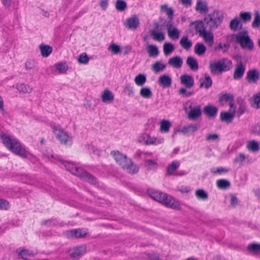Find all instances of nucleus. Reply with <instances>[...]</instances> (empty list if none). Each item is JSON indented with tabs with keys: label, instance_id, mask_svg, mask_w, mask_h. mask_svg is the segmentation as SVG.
Returning a JSON list of instances; mask_svg holds the SVG:
<instances>
[{
	"label": "nucleus",
	"instance_id": "nucleus-43",
	"mask_svg": "<svg viewBox=\"0 0 260 260\" xmlns=\"http://www.w3.org/2000/svg\"><path fill=\"white\" fill-rule=\"evenodd\" d=\"M70 232L72 237L78 238L84 237L86 235V233L81 229L72 230Z\"/></svg>",
	"mask_w": 260,
	"mask_h": 260
},
{
	"label": "nucleus",
	"instance_id": "nucleus-56",
	"mask_svg": "<svg viewBox=\"0 0 260 260\" xmlns=\"http://www.w3.org/2000/svg\"><path fill=\"white\" fill-rule=\"evenodd\" d=\"M89 58L86 53L81 54L78 59V61L80 63L86 64L89 61Z\"/></svg>",
	"mask_w": 260,
	"mask_h": 260
},
{
	"label": "nucleus",
	"instance_id": "nucleus-51",
	"mask_svg": "<svg viewBox=\"0 0 260 260\" xmlns=\"http://www.w3.org/2000/svg\"><path fill=\"white\" fill-rule=\"evenodd\" d=\"M145 164L148 170H155L157 169L158 164L152 159H147L145 160Z\"/></svg>",
	"mask_w": 260,
	"mask_h": 260
},
{
	"label": "nucleus",
	"instance_id": "nucleus-26",
	"mask_svg": "<svg viewBox=\"0 0 260 260\" xmlns=\"http://www.w3.org/2000/svg\"><path fill=\"white\" fill-rule=\"evenodd\" d=\"M251 106L256 109L260 108V92L254 94L252 98L249 99Z\"/></svg>",
	"mask_w": 260,
	"mask_h": 260
},
{
	"label": "nucleus",
	"instance_id": "nucleus-39",
	"mask_svg": "<svg viewBox=\"0 0 260 260\" xmlns=\"http://www.w3.org/2000/svg\"><path fill=\"white\" fill-rule=\"evenodd\" d=\"M82 180L89 183L91 184L95 185L98 183L97 179L92 174L87 171Z\"/></svg>",
	"mask_w": 260,
	"mask_h": 260
},
{
	"label": "nucleus",
	"instance_id": "nucleus-38",
	"mask_svg": "<svg viewBox=\"0 0 260 260\" xmlns=\"http://www.w3.org/2000/svg\"><path fill=\"white\" fill-rule=\"evenodd\" d=\"M196 10L200 11L201 13H206L208 11V8L206 3L199 1L197 3Z\"/></svg>",
	"mask_w": 260,
	"mask_h": 260
},
{
	"label": "nucleus",
	"instance_id": "nucleus-34",
	"mask_svg": "<svg viewBox=\"0 0 260 260\" xmlns=\"http://www.w3.org/2000/svg\"><path fill=\"white\" fill-rule=\"evenodd\" d=\"M192 24H194V28L196 31L199 33L200 35V31L204 30L206 31L207 28L206 27V24L204 21L197 20L192 23Z\"/></svg>",
	"mask_w": 260,
	"mask_h": 260
},
{
	"label": "nucleus",
	"instance_id": "nucleus-16",
	"mask_svg": "<svg viewBox=\"0 0 260 260\" xmlns=\"http://www.w3.org/2000/svg\"><path fill=\"white\" fill-rule=\"evenodd\" d=\"M181 84L185 86L187 88H191L194 85L193 78L189 75L184 74L180 78Z\"/></svg>",
	"mask_w": 260,
	"mask_h": 260
},
{
	"label": "nucleus",
	"instance_id": "nucleus-20",
	"mask_svg": "<svg viewBox=\"0 0 260 260\" xmlns=\"http://www.w3.org/2000/svg\"><path fill=\"white\" fill-rule=\"evenodd\" d=\"M168 64L177 69L180 68L183 64V60L179 56H175L169 58Z\"/></svg>",
	"mask_w": 260,
	"mask_h": 260
},
{
	"label": "nucleus",
	"instance_id": "nucleus-1",
	"mask_svg": "<svg viewBox=\"0 0 260 260\" xmlns=\"http://www.w3.org/2000/svg\"><path fill=\"white\" fill-rule=\"evenodd\" d=\"M1 139L4 146L13 153L22 158L28 156L29 152L26 150L25 146L18 139L4 133L1 135Z\"/></svg>",
	"mask_w": 260,
	"mask_h": 260
},
{
	"label": "nucleus",
	"instance_id": "nucleus-2",
	"mask_svg": "<svg viewBox=\"0 0 260 260\" xmlns=\"http://www.w3.org/2000/svg\"><path fill=\"white\" fill-rule=\"evenodd\" d=\"M110 154L114 157L116 161L128 173L134 174L138 172L139 167L135 165L132 159L128 158L126 155H124L118 150L111 151Z\"/></svg>",
	"mask_w": 260,
	"mask_h": 260
},
{
	"label": "nucleus",
	"instance_id": "nucleus-62",
	"mask_svg": "<svg viewBox=\"0 0 260 260\" xmlns=\"http://www.w3.org/2000/svg\"><path fill=\"white\" fill-rule=\"evenodd\" d=\"M229 171V170L226 168H224L223 167H218L216 169V168H212L211 169V172L216 174H221L222 173H227Z\"/></svg>",
	"mask_w": 260,
	"mask_h": 260
},
{
	"label": "nucleus",
	"instance_id": "nucleus-29",
	"mask_svg": "<svg viewBox=\"0 0 260 260\" xmlns=\"http://www.w3.org/2000/svg\"><path fill=\"white\" fill-rule=\"evenodd\" d=\"M41 53L43 57H48L52 52V48L47 45L41 44L40 45Z\"/></svg>",
	"mask_w": 260,
	"mask_h": 260
},
{
	"label": "nucleus",
	"instance_id": "nucleus-64",
	"mask_svg": "<svg viewBox=\"0 0 260 260\" xmlns=\"http://www.w3.org/2000/svg\"><path fill=\"white\" fill-rule=\"evenodd\" d=\"M245 160V156L243 153H240L239 156L236 157L234 160V163L243 162Z\"/></svg>",
	"mask_w": 260,
	"mask_h": 260
},
{
	"label": "nucleus",
	"instance_id": "nucleus-57",
	"mask_svg": "<svg viewBox=\"0 0 260 260\" xmlns=\"http://www.w3.org/2000/svg\"><path fill=\"white\" fill-rule=\"evenodd\" d=\"M109 50H110L112 53L114 54H118L120 51V47L119 45L113 43L111 44L108 48Z\"/></svg>",
	"mask_w": 260,
	"mask_h": 260
},
{
	"label": "nucleus",
	"instance_id": "nucleus-5",
	"mask_svg": "<svg viewBox=\"0 0 260 260\" xmlns=\"http://www.w3.org/2000/svg\"><path fill=\"white\" fill-rule=\"evenodd\" d=\"M233 36L235 37L236 42L239 44L242 48L251 51L254 48V43L250 38L247 30L239 31Z\"/></svg>",
	"mask_w": 260,
	"mask_h": 260
},
{
	"label": "nucleus",
	"instance_id": "nucleus-53",
	"mask_svg": "<svg viewBox=\"0 0 260 260\" xmlns=\"http://www.w3.org/2000/svg\"><path fill=\"white\" fill-rule=\"evenodd\" d=\"M247 249L250 252L258 253L260 252V244H249L247 246Z\"/></svg>",
	"mask_w": 260,
	"mask_h": 260
},
{
	"label": "nucleus",
	"instance_id": "nucleus-6",
	"mask_svg": "<svg viewBox=\"0 0 260 260\" xmlns=\"http://www.w3.org/2000/svg\"><path fill=\"white\" fill-rule=\"evenodd\" d=\"M54 159L58 160L63 164L66 170L70 171L72 174L76 175L82 179L84 177L87 171L82 168L77 167L75 164L71 161H64L59 156H56Z\"/></svg>",
	"mask_w": 260,
	"mask_h": 260
},
{
	"label": "nucleus",
	"instance_id": "nucleus-33",
	"mask_svg": "<svg viewBox=\"0 0 260 260\" xmlns=\"http://www.w3.org/2000/svg\"><path fill=\"white\" fill-rule=\"evenodd\" d=\"M207 50L205 45L202 43H197L194 46V52L199 55L204 54Z\"/></svg>",
	"mask_w": 260,
	"mask_h": 260
},
{
	"label": "nucleus",
	"instance_id": "nucleus-22",
	"mask_svg": "<svg viewBox=\"0 0 260 260\" xmlns=\"http://www.w3.org/2000/svg\"><path fill=\"white\" fill-rule=\"evenodd\" d=\"M235 107L234 111L232 113H229L226 111H222L220 113V118L222 121H225L227 123L231 122L235 116Z\"/></svg>",
	"mask_w": 260,
	"mask_h": 260
},
{
	"label": "nucleus",
	"instance_id": "nucleus-15",
	"mask_svg": "<svg viewBox=\"0 0 260 260\" xmlns=\"http://www.w3.org/2000/svg\"><path fill=\"white\" fill-rule=\"evenodd\" d=\"M237 103L239 107L236 112H235V114H236V116L238 117H240L242 115L247 111V106L245 101L241 97L238 98Z\"/></svg>",
	"mask_w": 260,
	"mask_h": 260
},
{
	"label": "nucleus",
	"instance_id": "nucleus-25",
	"mask_svg": "<svg viewBox=\"0 0 260 260\" xmlns=\"http://www.w3.org/2000/svg\"><path fill=\"white\" fill-rule=\"evenodd\" d=\"M199 127L197 124H189L184 126L182 128L179 129V132L182 133L184 135L187 134H191L197 131Z\"/></svg>",
	"mask_w": 260,
	"mask_h": 260
},
{
	"label": "nucleus",
	"instance_id": "nucleus-19",
	"mask_svg": "<svg viewBox=\"0 0 260 260\" xmlns=\"http://www.w3.org/2000/svg\"><path fill=\"white\" fill-rule=\"evenodd\" d=\"M203 112L209 117H212L217 115L218 108L214 106L209 104L204 107Z\"/></svg>",
	"mask_w": 260,
	"mask_h": 260
},
{
	"label": "nucleus",
	"instance_id": "nucleus-17",
	"mask_svg": "<svg viewBox=\"0 0 260 260\" xmlns=\"http://www.w3.org/2000/svg\"><path fill=\"white\" fill-rule=\"evenodd\" d=\"M172 82L171 77L167 74H164L159 76L158 83L159 85L164 88H169L171 86Z\"/></svg>",
	"mask_w": 260,
	"mask_h": 260
},
{
	"label": "nucleus",
	"instance_id": "nucleus-52",
	"mask_svg": "<svg viewBox=\"0 0 260 260\" xmlns=\"http://www.w3.org/2000/svg\"><path fill=\"white\" fill-rule=\"evenodd\" d=\"M171 127V123L167 120H162L160 122V131L162 132L167 133Z\"/></svg>",
	"mask_w": 260,
	"mask_h": 260
},
{
	"label": "nucleus",
	"instance_id": "nucleus-35",
	"mask_svg": "<svg viewBox=\"0 0 260 260\" xmlns=\"http://www.w3.org/2000/svg\"><path fill=\"white\" fill-rule=\"evenodd\" d=\"M179 165L180 163L179 161L177 160L172 161L167 167V175H170L173 174V172L179 167Z\"/></svg>",
	"mask_w": 260,
	"mask_h": 260
},
{
	"label": "nucleus",
	"instance_id": "nucleus-23",
	"mask_svg": "<svg viewBox=\"0 0 260 260\" xmlns=\"http://www.w3.org/2000/svg\"><path fill=\"white\" fill-rule=\"evenodd\" d=\"M102 102L104 103H111L114 98L112 92L108 89H105L101 95Z\"/></svg>",
	"mask_w": 260,
	"mask_h": 260
},
{
	"label": "nucleus",
	"instance_id": "nucleus-7",
	"mask_svg": "<svg viewBox=\"0 0 260 260\" xmlns=\"http://www.w3.org/2000/svg\"><path fill=\"white\" fill-rule=\"evenodd\" d=\"M232 61L226 58H222L210 63L209 68L211 73L215 74L217 72L222 73L230 70Z\"/></svg>",
	"mask_w": 260,
	"mask_h": 260
},
{
	"label": "nucleus",
	"instance_id": "nucleus-13",
	"mask_svg": "<svg viewBox=\"0 0 260 260\" xmlns=\"http://www.w3.org/2000/svg\"><path fill=\"white\" fill-rule=\"evenodd\" d=\"M86 252V247L84 246H78L73 248L70 251V257L75 259H78Z\"/></svg>",
	"mask_w": 260,
	"mask_h": 260
},
{
	"label": "nucleus",
	"instance_id": "nucleus-63",
	"mask_svg": "<svg viewBox=\"0 0 260 260\" xmlns=\"http://www.w3.org/2000/svg\"><path fill=\"white\" fill-rule=\"evenodd\" d=\"M35 66V62L34 60H27L25 63V68L26 70H30Z\"/></svg>",
	"mask_w": 260,
	"mask_h": 260
},
{
	"label": "nucleus",
	"instance_id": "nucleus-47",
	"mask_svg": "<svg viewBox=\"0 0 260 260\" xmlns=\"http://www.w3.org/2000/svg\"><path fill=\"white\" fill-rule=\"evenodd\" d=\"M163 49L164 54L166 55H168L174 50L175 47L173 44L167 42L164 44Z\"/></svg>",
	"mask_w": 260,
	"mask_h": 260
},
{
	"label": "nucleus",
	"instance_id": "nucleus-27",
	"mask_svg": "<svg viewBox=\"0 0 260 260\" xmlns=\"http://www.w3.org/2000/svg\"><path fill=\"white\" fill-rule=\"evenodd\" d=\"M242 27V24L240 23V20L237 17L231 20L229 25L230 29L234 31H237L238 29H241Z\"/></svg>",
	"mask_w": 260,
	"mask_h": 260
},
{
	"label": "nucleus",
	"instance_id": "nucleus-46",
	"mask_svg": "<svg viewBox=\"0 0 260 260\" xmlns=\"http://www.w3.org/2000/svg\"><path fill=\"white\" fill-rule=\"evenodd\" d=\"M240 19L244 23L251 19V13L249 12H241L239 14Z\"/></svg>",
	"mask_w": 260,
	"mask_h": 260
},
{
	"label": "nucleus",
	"instance_id": "nucleus-40",
	"mask_svg": "<svg viewBox=\"0 0 260 260\" xmlns=\"http://www.w3.org/2000/svg\"><path fill=\"white\" fill-rule=\"evenodd\" d=\"M231 185V183L229 181L221 179H219L217 181V186L221 189H225L229 188Z\"/></svg>",
	"mask_w": 260,
	"mask_h": 260
},
{
	"label": "nucleus",
	"instance_id": "nucleus-60",
	"mask_svg": "<svg viewBox=\"0 0 260 260\" xmlns=\"http://www.w3.org/2000/svg\"><path fill=\"white\" fill-rule=\"evenodd\" d=\"M10 207L9 203L4 199L0 198V209L8 210Z\"/></svg>",
	"mask_w": 260,
	"mask_h": 260
},
{
	"label": "nucleus",
	"instance_id": "nucleus-44",
	"mask_svg": "<svg viewBox=\"0 0 260 260\" xmlns=\"http://www.w3.org/2000/svg\"><path fill=\"white\" fill-rule=\"evenodd\" d=\"M127 7L126 3L123 0H117L115 3V8L119 12L124 11Z\"/></svg>",
	"mask_w": 260,
	"mask_h": 260
},
{
	"label": "nucleus",
	"instance_id": "nucleus-41",
	"mask_svg": "<svg viewBox=\"0 0 260 260\" xmlns=\"http://www.w3.org/2000/svg\"><path fill=\"white\" fill-rule=\"evenodd\" d=\"M16 88L18 91L23 93H30L32 91V88L29 85L24 83L17 84Z\"/></svg>",
	"mask_w": 260,
	"mask_h": 260
},
{
	"label": "nucleus",
	"instance_id": "nucleus-55",
	"mask_svg": "<svg viewBox=\"0 0 260 260\" xmlns=\"http://www.w3.org/2000/svg\"><path fill=\"white\" fill-rule=\"evenodd\" d=\"M18 254L23 259H27L29 256H32L31 252H30L27 249L20 250Z\"/></svg>",
	"mask_w": 260,
	"mask_h": 260
},
{
	"label": "nucleus",
	"instance_id": "nucleus-11",
	"mask_svg": "<svg viewBox=\"0 0 260 260\" xmlns=\"http://www.w3.org/2000/svg\"><path fill=\"white\" fill-rule=\"evenodd\" d=\"M260 77L258 71L257 69H253L249 70L247 73L246 79L247 82L251 83H257Z\"/></svg>",
	"mask_w": 260,
	"mask_h": 260
},
{
	"label": "nucleus",
	"instance_id": "nucleus-12",
	"mask_svg": "<svg viewBox=\"0 0 260 260\" xmlns=\"http://www.w3.org/2000/svg\"><path fill=\"white\" fill-rule=\"evenodd\" d=\"M189 108L190 109V111L188 113V117L189 119L196 120L201 117L202 111L200 105H197L193 109H192V106L190 105Z\"/></svg>",
	"mask_w": 260,
	"mask_h": 260
},
{
	"label": "nucleus",
	"instance_id": "nucleus-21",
	"mask_svg": "<svg viewBox=\"0 0 260 260\" xmlns=\"http://www.w3.org/2000/svg\"><path fill=\"white\" fill-rule=\"evenodd\" d=\"M200 83V88L205 87L206 89L209 88L212 85V80L210 76L207 74L205 75L204 78H201L199 80Z\"/></svg>",
	"mask_w": 260,
	"mask_h": 260
},
{
	"label": "nucleus",
	"instance_id": "nucleus-18",
	"mask_svg": "<svg viewBox=\"0 0 260 260\" xmlns=\"http://www.w3.org/2000/svg\"><path fill=\"white\" fill-rule=\"evenodd\" d=\"M200 31V36L203 38L205 42L207 43L209 46H212L214 43V36L211 32V31H204L202 30Z\"/></svg>",
	"mask_w": 260,
	"mask_h": 260
},
{
	"label": "nucleus",
	"instance_id": "nucleus-30",
	"mask_svg": "<svg viewBox=\"0 0 260 260\" xmlns=\"http://www.w3.org/2000/svg\"><path fill=\"white\" fill-rule=\"evenodd\" d=\"M166 68V65L162 63V61H156L151 65V69L155 73L163 71Z\"/></svg>",
	"mask_w": 260,
	"mask_h": 260
},
{
	"label": "nucleus",
	"instance_id": "nucleus-50",
	"mask_svg": "<svg viewBox=\"0 0 260 260\" xmlns=\"http://www.w3.org/2000/svg\"><path fill=\"white\" fill-rule=\"evenodd\" d=\"M247 147L253 152L257 151L259 149V143L255 140L250 141L247 145Z\"/></svg>",
	"mask_w": 260,
	"mask_h": 260
},
{
	"label": "nucleus",
	"instance_id": "nucleus-48",
	"mask_svg": "<svg viewBox=\"0 0 260 260\" xmlns=\"http://www.w3.org/2000/svg\"><path fill=\"white\" fill-rule=\"evenodd\" d=\"M134 81L137 85L143 86L146 82V77L144 74H139L136 76Z\"/></svg>",
	"mask_w": 260,
	"mask_h": 260
},
{
	"label": "nucleus",
	"instance_id": "nucleus-58",
	"mask_svg": "<svg viewBox=\"0 0 260 260\" xmlns=\"http://www.w3.org/2000/svg\"><path fill=\"white\" fill-rule=\"evenodd\" d=\"M179 94L183 98H187L192 95L193 94V92L188 91L185 88H181L179 90Z\"/></svg>",
	"mask_w": 260,
	"mask_h": 260
},
{
	"label": "nucleus",
	"instance_id": "nucleus-42",
	"mask_svg": "<svg viewBox=\"0 0 260 260\" xmlns=\"http://www.w3.org/2000/svg\"><path fill=\"white\" fill-rule=\"evenodd\" d=\"M140 95L145 99H149L152 95V92L148 87H142L140 91Z\"/></svg>",
	"mask_w": 260,
	"mask_h": 260
},
{
	"label": "nucleus",
	"instance_id": "nucleus-61",
	"mask_svg": "<svg viewBox=\"0 0 260 260\" xmlns=\"http://www.w3.org/2000/svg\"><path fill=\"white\" fill-rule=\"evenodd\" d=\"M147 258L148 260H159V253L157 252H150L146 254Z\"/></svg>",
	"mask_w": 260,
	"mask_h": 260
},
{
	"label": "nucleus",
	"instance_id": "nucleus-49",
	"mask_svg": "<svg viewBox=\"0 0 260 260\" xmlns=\"http://www.w3.org/2000/svg\"><path fill=\"white\" fill-rule=\"evenodd\" d=\"M252 27L253 28H258L260 27V14L258 11L255 12L254 20L252 23Z\"/></svg>",
	"mask_w": 260,
	"mask_h": 260
},
{
	"label": "nucleus",
	"instance_id": "nucleus-45",
	"mask_svg": "<svg viewBox=\"0 0 260 260\" xmlns=\"http://www.w3.org/2000/svg\"><path fill=\"white\" fill-rule=\"evenodd\" d=\"M196 196L198 199L206 200L208 198V193L203 189H199L196 191Z\"/></svg>",
	"mask_w": 260,
	"mask_h": 260
},
{
	"label": "nucleus",
	"instance_id": "nucleus-59",
	"mask_svg": "<svg viewBox=\"0 0 260 260\" xmlns=\"http://www.w3.org/2000/svg\"><path fill=\"white\" fill-rule=\"evenodd\" d=\"M234 96L232 95L224 93L221 96L219 97V101L221 102L222 101H224L225 102H228L231 101H234Z\"/></svg>",
	"mask_w": 260,
	"mask_h": 260
},
{
	"label": "nucleus",
	"instance_id": "nucleus-9",
	"mask_svg": "<svg viewBox=\"0 0 260 260\" xmlns=\"http://www.w3.org/2000/svg\"><path fill=\"white\" fill-rule=\"evenodd\" d=\"M245 70L246 67L242 61L237 62L233 75L234 79L236 80L241 79L244 74Z\"/></svg>",
	"mask_w": 260,
	"mask_h": 260
},
{
	"label": "nucleus",
	"instance_id": "nucleus-8",
	"mask_svg": "<svg viewBox=\"0 0 260 260\" xmlns=\"http://www.w3.org/2000/svg\"><path fill=\"white\" fill-rule=\"evenodd\" d=\"M53 129V133L61 144H68L71 143L70 139L67 132H64L62 129H58L56 126H54Z\"/></svg>",
	"mask_w": 260,
	"mask_h": 260
},
{
	"label": "nucleus",
	"instance_id": "nucleus-14",
	"mask_svg": "<svg viewBox=\"0 0 260 260\" xmlns=\"http://www.w3.org/2000/svg\"><path fill=\"white\" fill-rule=\"evenodd\" d=\"M140 24V21L137 16L134 15L126 19L124 25L129 29H136Z\"/></svg>",
	"mask_w": 260,
	"mask_h": 260
},
{
	"label": "nucleus",
	"instance_id": "nucleus-28",
	"mask_svg": "<svg viewBox=\"0 0 260 260\" xmlns=\"http://www.w3.org/2000/svg\"><path fill=\"white\" fill-rule=\"evenodd\" d=\"M186 64L190 67L192 71H196L199 69V64L197 60L191 56L187 57Z\"/></svg>",
	"mask_w": 260,
	"mask_h": 260
},
{
	"label": "nucleus",
	"instance_id": "nucleus-24",
	"mask_svg": "<svg viewBox=\"0 0 260 260\" xmlns=\"http://www.w3.org/2000/svg\"><path fill=\"white\" fill-rule=\"evenodd\" d=\"M41 225L51 227L56 225L62 226L63 224V222H59L57 218H52L42 221Z\"/></svg>",
	"mask_w": 260,
	"mask_h": 260
},
{
	"label": "nucleus",
	"instance_id": "nucleus-4",
	"mask_svg": "<svg viewBox=\"0 0 260 260\" xmlns=\"http://www.w3.org/2000/svg\"><path fill=\"white\" fill-rule=\"evenodd\" d=\"M223 19L222 14L218 11H214L212 13L209 14L204 19L207 30H215L221 23Z\"/></svg>",
	"mask_w": 260,
	"mask_h": 260
},
{
	"label": "nucleus",
	"instance_id": "nucleus-36",
	"mask_svg": "<svg viewBox=\"0 0 260 260\" xmlns=\"http://www.w3.org/2000/svg\"><path fill=\"white\" fill-rule=\"evenodd\" d=\"M160 9L167 14L170 19L169 20L172 21L174 15V11L172 8L168 7L167 5L165 4L160 6Z\"/></svg>",
	"mask_w": 260,
	"mask_h": 260
},
{
	"label": "nucleus",
	"instance_id": "nucleus-31",
	"mask_svg": "<svg viewBox=\"0 0 260 260\" xmlns=\"http://www.w3.org/2000/svg\"><path fill=\"white\" fill-rule=\"evenodd\" d=\"M155 28L151 31V35L154 40L162 42L165 39L164 32L161 31H157Z\"/></svg>",
	"mask_w": 260,
	"mask_h": 260
},
{
	"label": "nucleus",
	"instance_id": "nucleus-3",
	"mask_svg": "<svg viewBox=\"0 0 260 260\" xmlns=\"http://www.w3.org/2000/svg\"><path fill=\"white\" fill-rule=\"evenodd\" d=\"M147 191L150 197L155 201L165 205L166 206L175 210H180L181 209L179 202L176 201L171 197L169 198L167 193L153 189H148Z\"/></svg>",
	"mask_w": 260,
	"mask_h": 260
},
{
	"label": "nucleus",
	"instance_id": "nucleus-10",
	"mask_svg": "<svg viewBox=\"0 0 260 260\" xmlns=\"http://www.w3.org/2000/svg\"><path fill=\"white\" fill-rule=\"evenodd\" d=\"M172 21L168 20V22L166 24L168 36L172 40H177L179 38L180 31L177 27L172 28Z\"/></svg>",
	"mask_w": 260,
	"mask_h": 260
},
{
	"label": "nucleus",
	"instance_id": "nucleus-37",
	"mask_svg": "<svg viewBox=\"0 0 260 260\" xmlns=\"http://www.w3.org/2000/svg\"><path fill=\"white\" fill-rule=\"evenodd\" d=\"M180 45L185 50H188L192 46V42L187 36L182 37L180 41Z\"/></svg>",
	"mask_w": 260,
	"mask_h": 260
},
{
	"label": "nucleus",
	"instance_id": "nucleus-32",
	"mask_svg": "<svg viewBox=\"0 0 260 260\" xmlns=\"http://www.w3.org/2000/svg\"><path fill=\"white\" fill-rule=\"evenodd\" d=\"M146 49L150 57H156L159 54L158 48L155 45H149Z\"/></svg>",
	"mask_w": 260,
	"mask_h": 260
},
{
	"label": "nucleus",
	"instance_id": "nucleus-54",
	"mask_svg": "<svg viewBox=\"0 0 260 260\" xmlns=\"http://www.w3.org/2000/svg\"><path fill=\"white\" fill-rule=\"evenodd\" d=\"M55 66L56 70L61 73H65L68 69V66L66 62L56 63Z\"/></svg>",
	"mask_w": 260,
	"mask_h": 260
}]
</instances>
